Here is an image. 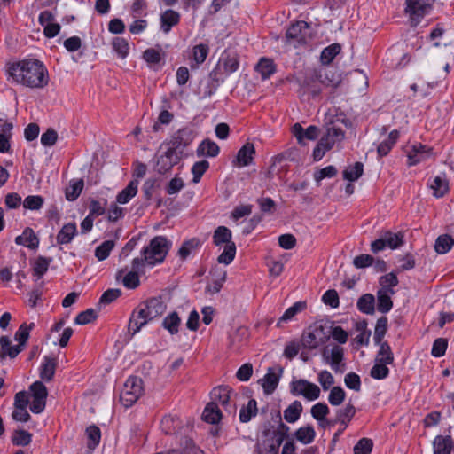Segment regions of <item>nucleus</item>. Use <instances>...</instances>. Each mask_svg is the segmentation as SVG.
<instances>
[{"label": "nucleus", "instance_id": "nucleus-1", "mask_svg": "<svg viewBox=\"0 0 454 454\" xmlns=\"http://www.w3.org/2000/svg\"><path fill=\"white\" fill-rule=\"evenodd\" d=\"M6 71L9 81L31 89H43L50 80L46 67L35 59L10 63Z\"/></svg>", "mask_w": 454, "mask_h": 454}, {"label": "nucleus", "instance_id": "nucleus-2", "mask_svg": "<svg viewBox=\"0 0 454 454\" xmlns=\"http://www.w3.org/2000/svg\"><path fill=\"white\" fill-rule=\"evenodd\" d=\"M171 242L164 236H156L143 248L141 257L132 260V270H145V267L161 263L170 249Z\"/></svg>", "mask_w": 454, "mask_h": 454}, {"label": "nucleus", "instance_id": "nucleus-3", "mask_svg": "<svg viewBox=\"0 0 454 454\" xmlns=\"http://www.w3.org/2000/svg\"><path fill=\"white\" fill-rule=\"evenodd\" d=\"M239 67V56L235 51H224L215 67L210 72L209 76L212 84L208 91L205 92V96H212L217 90L220 83L224 82V76H228L236 72Z\"/></svg>", "mask_w": 454, "mask_h": 454}, {"label": "nucleus", "instance_id": "nucleus-4", "mask_svg": "<svg viewBox=\"0 0 454 454\" xmlns=\"http://www.w3.org/2000/svg\"><path fill=\"white\" fill-rule=\"evenodd\" d=\"M330 339L327 328L321 323L311 325L301 335V347L306 350H313L325 344Z\"/></svg>", "mask_w": 454, "mask_h": 454}, {"label": "nucleus", "instance_id": "nucleus-5", "mask_svg": "<svg viewBox=\"0 0 454 454\" xmlns=\"http://www.w3.org/2000/svg\"><path fill=\"white\" fill-rule=\"evenodd\" d=\"M143 391L142 380L137 376H131L124 383L120 400L125 407H130L142 395Z\"/></svg>", "mask_w": 454, "mask_h": 454}, {"label": "nucleus", "instance_id": "nucleus-6", "mask_svg": "<svg viewBox=\"0 0 454 454\" xmlns=\"http://www.w3.org/2000/svg\"><path fill=\"white\" fill-rule=\"evenodd\" d=\"M194 137L195 132L191 128L184 127L176 131L171 136L170 140L163 143L160 149H162L163 146H168L182 156L184 150L192 144Z\"/></svg>", "mask_w": 454, "mask_h": 454}, {"label": "nucleus", "instance_id": "nucleus-7", "mask_svg": "<svg viewBox=\"0 0 454 454\" xmlns=\"http://www.w3.org/2000/svg\"><path fill=\"white\" fill-rule=\"evenodd\" d=\"M290 392L293 395H302L309 401H313L320 396V388L317 385L307 380H298L290 384Z\"/></svg>", "mask_w": 454, "mask_h": 454}, {"label": "nucleus", "instance_id": "nucleus-8", "mask_svg": "<svg viewBox=\"0 0 454 454\" xmlns=\"http://www.w3.org/2000/svg\"><path fill=\"white\" fill-rule=\"evenodd\" d=\"M430 10L429 0H406L405 12L409 15L412 26H417Z\"/></svg>", "mask_w": 454, "mask_h": 454}, {"label": "nucleus", "instance_id": "nucleus-9", "mask_svg": "<svg viewBox=\"0 0 454 454\" xmlns=\"http://www.w3.org/2000/svg\"><path fill=\"white\" fill-rule=\"evenodd\" d=\"M151 321H153V318L149 317L143 302H140L137 307L133 309L130 315L128 326L129 333L135 335Z\"/></svg>", "mask_w": 454, "mask_h": 454}, {"label": "nucleus", "instance_id": "nucleus-10", "mask_svg": "<svg viewBox=\"0 0 454 454\" xmlns=\"http://www.w3.org/2000/svg\"><path fill=\"white\" fill-rule=\"evenodd\" d=\"M309 28L308 22L298 20L288 27L286 38L288 42L296 43L298 45L306 44Z\"/></svg>", "mask_w": 454, "mask_h": 454}, {"label": "nucleus", "instance_id": "nucleus-11", "mask_svg": "<svg viewBox=\"0 0 454 454\" xmlns=\"http://www.w3.org/2000/svg\"><path fill=\"white\" fill-rule=\"evenodd\" d=\"M409 166H415L425 161L434 155V148L421 143L412 145L407 151Z\"/></svg>", "mask_w": 454, "mask_h": 454}, {"label": "nucleus", "instance_id": "nucleus-12", "mask_svg": "<svg viewBox=\"0 0 454 454\" xmlns=\"http://www.w3.org/2000/svg\"><path fill=\"white\" fill-rule=\"evenodd\" d=\"M30 390L33 397L30 411L35 414L41 413L45 408L48 395L47 388L43 382L35 381L30 386Z\"/></svg>", "mask_w": 454, "mask_h": 454}, {"label": "nucleus", "instance_id": "nucleus-13", "mask_svg": "<svg viewBox=\"0 0 454 454\" xmlns=\"http://www.w3.org/2000/svg\"><path fill=\"white\" fill-rule=\"evenodd\" d=\"M182 156L168 146L165 152L157 157L155 170L160 174H166L176 165Z\"/></svg>", "mask_w": 454, "mask_h": 454}, {"label": "nucleus", "instance_id": "nucleus-14", "mask_svg": "<svg viewBox=\"0 0 454 454\" xmlns=\"http://www.w3.org/2000/svg\"><path fill=\"white\" fill-rule=\"evenodd\" d=\"M312 82H318L326 87L337 88L341 80L335 70L331 67H321L314 71Z\"/></svg>", "mask_w": 454, "mask_h": 454}, {"label": "nucleus", "instance_id": "nucleus-15", "mask_svg": "<svg viewBox=\"0 0 454 454\" xmlns=\"http://www.w3.org/2000/svg\"><path fill=\"white\" fill-rule=\"evenodd\" d=\"M321 355L324 361L326 364H330V366L335 372H343V370L340 368L341 366H344V364H341L344 359V350L342 347L339 345H334L332 348L330 354L327 348H324L321 350Z\"/></svg>", "mask_w": 454, "mask_h": 454}, {"label": "nucleus", "instance_id": "nucleus-16", "mask_svg": "<svg viewBox=\"0 0 454 454\" xmlns=\"http://www.w3.org/2000/svg\"><path fill=\"white\" fill-rule=\"evenodd\" d=\"M232 390L228 386H219L211 391V402L217 403V405H222L223 409L228 412H232L234 406L230 403L231 394Z\"/></svg>", "mask_w": 454, "mask_h": 454}, {"label": "nucleus", "instance_id": "nucleus-17", "mask_svg": "<svg viewBox=\"0 0 454 454\" xmlns=\"http://www.w3.org/2000/svg\"><path fill=\"white\" fill-rule=\"evenodd\" d=\"M144 307H145L146 311L149 314L151 318L155 319L157 317H161L166 309L167 305L163 301L161 296L151 297L143 301Z\"/></svg>", "mask_w": 454, "mask_h": 454}, {"label": "nucleus", "instance_id": "nucleus-18", "mask_svg": "<svg viewBox=\"0 0 454 454\" xmlns=\"http://www.w3.org/2000/svg\"><path fill=\"white\" fill-rule=\"evenodd\" d=\"M344 138V131L341 128L331 127L320 138V145H325L329 151L336 143L342 141Z\"/></svg>", "mask_w": 454, "mask_h": 454}, {"label": "nucleus", "instance_id": "nucleus-19", "mask_svg": "<svg viewBox=\"0 0 454 454\" xmlns=\"http://www.w3.org/2000/svg\"><path fill=\"white\" fill-rule=\"evenodd\" d=\"M292 133L296 137L298 143L302 144L304 138L316 140L319 135V129L317 126L311 125L304 129L302 126L297 122L292 127Z\"/></svg>", "mask_w": 454, "mask_h": 454}, {"label": "nucleus", "instance_id": "nucleus-20", "mask_svg": "<svg viewBox=\"0 0 454 454\" xmlns=\"http://www.w3.org/2000/svg\"><path fill=\"white\" fill-rule=\"evenodd\" d=\"M179 12L168 9L160 14V29L164 34H168L173 27L180 22Z\"/></svg>", "mask_w": 454, "mask_h": 454}, {"label": "nucleus", "instance_id": "nucleus-21", "mask_svg": "<svg viewBox=\"0 0 454 454\" xmlns=\"http://www.w3.org/2000/svg\"><path fill=\"white\" fill-rule=\"evenodd\" d=\"M255 149L252 143H246L238 152L236 162L239 167H246L253 162Z\"/></svg>", "mask_w": 454, "mask_h": 454}, {"label": "nucleus", "instance_id": "nucleus-22", "mask_svg": "<svg viewBox=\"0 0 454 454\" xmlns=\"http://www.w3.org/2000/svg\"><path fill=\"white\" fill-rule=\"evenodd\" d=\"M23 349L19 348L18 345L12 346V341L8 336H2L0 338V361L3 362L7 356L15 358Z\"/></svg>", "mask_w": 454, "mask_h": 454}, {"label": "nucleus", "instance_id": "nucleus-23", "mask_svg": "<svg viewBox=\"0 0 454 454\" xmlns=\"http://www.w3.org/2000/svg\"><path fill=\"white\" fill-rule=\"evenodd\" d=\"M17 245L25 246L30 249H36L39 246V239L30 227L25 228L21 235L15 238Z\"/></svg>", "mask_w": 454, "mask_h": 454}, {"label": "nucleus", "instance_id": "nucleus-24", "mask_svg": "<svg viewBox=\"0 0 454 454\" xmlns=\"http://www.w3.org/2000/svg\"><path fill=\"white\" fill-rule=\"evenodd\" d=\"M282 372L283 369L281 367H278V374H277L272 368H269L268 372L262 380V386L266 394H271L275 391L278 385Z\"/></svg>", "mask_w": 454, "mask_h": 454}, {"label": "nucleus", "instance_id": "nucleus-25", "mask_svg": "<svg viewBox=\"0 0 454 454\" xmlns=\"http://www.w3.org/2000/svg\"><path fill=\"white\" fill-rule=\"evenodd\" d=\"M76 235L77 227L75 223H66L57 234V243L59 245L69 244Z\"/></svg>", "mask_w": 454, "mask_h": 454}, {"label": "nucleus", "instance_id": "nucleus-26", "mask_svg": "<svg viewBox=\"0 0 454 454\" xmlns=\"http://www.w3.org/2000/svg\"><path fill=\"white\" fill-rule=\"evenodd\" d=\"M454 449V442L451 436L438 435L434 441V454H450Z\"/></svg>", "mask_w": 454, "mask_h": 454}, {"label": "nucleus", "instance_id": "nucleus-27", "mask_svg": "<svg viewBox=\"0 0 454 454\" xmlns=\"http://www.w3.org/2000/svg\"><path fill=\"white\" fill-rule=\"evenodd\" d=\"M222 419V412L217 403H208L202 413V419L210 424H217Z\"/></svg>", "mask_w": 454, "mask_h": 454}, {"label": "nucleus", "instance_id": "nucleus-28", "mask_svg": "<svg viewBox=\"0 0 454 454\" xmlns=\"http://www.w3.org/2000/svg\"><path fill=\"white\" fill-rule=\"evenodd\" d=\"M56 367V359L45 356L40 367V378L44 381H51L55 375Z\"/></svg>", "mask_w": 454, "mask_h": 454}, {"label": "nucleus", "instance_id": "nucleus-29", "mask_svg": "<svg viewBox=\"0 0 454 454\" xmlns=\"http://www.w3.org/2000/svg\"><path fill=\"white\" fill-rule=\"evenodd\" d=\"M138 184V180L132 179L129 183V184L121 192L118 193L116 197V201L120 204L128 203L137 193Z\"/></svg>", "mask_w": 454, "mask_h": 454}, {"label": "nucleus", "instance_id": "nucleus-30", "mask_svg": "<svg viewBox=\"0 0 454 454\" xmlns=\"http://www.w3.org/2000/svg\"><path fill=\"white\" fill-rule=\"evenodd\" d=\"M262 80L269 79L276 72V65L273 60L268 58H262L254 67Z\"/></svg>", "mask_w": 454, "mask_h": 454}, {"label": "nucleus", "instance_id": "nucleus-31", "mask_svg": "<svg viewBox=\"0 0 454 454\" xmlns=\"http://www.w3.org/2000/svg\"><path fill=\"white\" fill-rule=\"evenodd\" d=\"M219 152L218 145L210 139L203 140L197 148L198 156L215 157Z\"/></svg>", "mask_w": 454, "mask_h": 454}, {"label": "nucleus", "instance_id": "nucleus-32", "mask_svg": "<svg viewBox=\"0 0 454 454\" xmlns=\"http://www.w3.org/2000/svg\"><path fill=\"white\" fill-rule=\"evenodd\" d=\"M390 292L386 290H378L377 292V309L381 313H387L393 308V301Z\"/></svg>", "mask_w": 454, "mask_h": 454}, {"label": "nucleus", "instance_id": "nucleus-33", "mask_svg": "<svg viewBox=\"0 0 454 454\" xmlns=\"http://www.w3.org/2000/svg\"><path fill=\"white\" fill-rule=\"evenodd\" d=\"M294 438L303 444L311 443L316 438V431L312 425L301 427L294 432Z\"/></svg>", "mask_w": 454, "mask_h": 454}, {"label": "nucleus", "instance_id": "nucleus-34", "mask_svg": "<svg viewBox=\"0 0 454 454\" xmlns=\"http://www.w3.org/2000/svg\"><path fill=\"white\" fill-rule=\"evenodd\" d=\"M356 306L362 313L372 315L375 311V297L372 294H363L358 299Z\"/></svg>", "mask_w": 454, "mask_h": 454}, {"label": "nucleus", "instance_id": "nucleus-35", "mask_svg": "<svg viewBox=\"0 0 454 454\" xmlns=\"http://www.w3.org/2000/svg\"><path fill=\"white\" fill-rule=\"evenodd\" d=\"M430 188L434 190V195L437 198L444 196L449 191V182L445 174L436 176L430 184Z\"/></svg>", "mask_w": 454, "mask_h": 454}, {"label": "nucleus", "instance_id": "nucleus-36", "mask_svg": "<svg viewBox=\"0 0 454 454\" xmlns=\"http://www.w3.org/2000/svg\"><path fill=\"white\" fill-rule=\"evenodd\" d=\"M303 407L300 401H294L285 411L284 419L288 423L296 422L302 412Z\"/></svg>", "mask_w": 454, "mask_h": 454}, {"label": "nucleus", "instance_id": "nucleus-37", "mask_svg": "<svg viewBox=\"0 0 454 454\" xmlns=\"http://www.w3.org/2000/svg\"><path fill=\"white\" fill-rule=\"evenodd\" d=\"M34 327V323H30L29 325L23 323L20 325L19 329L15 333L14 340L18 341V346L21 349L25 348L27 341L30 335V332Z\"/></svg>", "mask_w": 454, "mask_h": 454}, {"label": "nucleus", "instance_id": "nucleus-38", "mask_svg": "<svg viewBox=\"0 0 454 454\" xmlns=\"http://www.w3.org/2000/svg\"><path fill=\"white\" fill-rule=\"evenodd\" d=\"M454 246V239L449 234L440 235L434 243V250L439 254H447Z\"/></svg>", "mask_w": 454, "mask_h": 454}, {"label": "nucleus", "instance_id": "nucleus-39", "mask_svg": "<svg viewBox=\"0 0 454 454\" xmlns=\"http://www.w3.org/2000/svg\"><path fill=\"white\" fill-rule=\"evenodd\" d=\"M180 324L181 318L177 312L173 311L163 319L162 327L173 335L178 333Z\"/></svg>", "mask_w": 454, "mask_h": 454}, {"label": "nucleus", "instance_id": "nucleus-40", "mask_svg": "<svg viewBox=\"0 0 454 454\" xmlns=\"http://www.w3.org/2000/svg\"><path fill=\"white\" fill-rule=\"evenodd\" d=\"M213 242L215 246L222 244L233 243L231 241V231L225 226H219L215 229L213 235Z\"/></svg>", "mask_w": 454, "mask_h": 454}, {"label": "nucleus", "instance_id": "nucleus-41", "mask_svg": "<svg viewBox=\"0 0 454 454\" xmlns=\"http://www.w3.org/2000/svg\"><path fill=\"white\" fill-rule=\"evenodd\" d=\"M356 414V408L353 404L348 403L345 408L337 411L336 421L340 422L346 428Z\"/></svg>", "mask_w": 454, "mask_h": 454}, {"label": "nucleus", "instance_id": "nucleus-42", "mask_svg": "<svg viewBox=\"0 0 454 454\" xmlns=\"http://www.w3.org/2000/svg\"><path fill=\"white\" fill-rule=\"evenodd\" d=\"M379 345L380 350L378 351L376 361L385 364H393L394 355L389 344L387 341H381Z\"/></svg>", "mask_w": 454, "mask_h": 454}, {"label": "nucleus", "instance_id": "nucleus-43", "mask_svg": "<svg viewBox=\"0 0 454 454\" xmlns=\"http://www.w3.org/2000/svg\"><path fill=\"white\" fill-rule=\"evenodd\" d=\"M387 325L388 320L387 317H381L377 320L373 335L375 344H380L383 341V338L387 331Z\"/></svg>", "mask_w": 454, "mask_h": 454}, {"label": "nucleus", "instance_id": "nucleus-44", "mask_svg": "<svg viewBox=\"0 0 454 454\" xmlns=\"http://www.w3.org/2000/svg\"><path fill=\"white\" fill-rule=\"evenodd\" d=\"M51 262V257L38 256L33 267L34 275L37 277V278H43L47 272Z\"/></svg>", "mask_w": 454, "mask_h": 454}, {"label": "nucleus", "instance_id": "nucleus-45", "mask_svg": "<svg viewBox=\"0 0 454 454\" xmlns=\"http://www.w3.org/2000/svg\"><path fill=\"white\" fill-rule=\"evenodd\" d=\"M83 185L84 183L82 179L71 181L69 186L66 189V199L69 201L75 200L80 196Z\"/></svg>", "mask_w": 454, "mask_h": 454}, {"label": "nucleus", "instance_id": "nucleus-46", "mask_svg": "<svg viewBox=\"0 0 454 454\" xmlns=\"http://www.w3.org/2000/svg\"><path fill=\"white\" fill-rule=\"evenodd\" d=\"M257 414V403L254 399L248 401L246 407L241 408L239 411V419L243 423H247Z\"/></svg>", "mask_w": 454, "mask_h": 454}, {"label": "nucleus", "instance_id": "nucleus-47", "mask_svg": "<svg viewBox=\"0 0 454 454\" xmlns=\"http://www.w3.org/2000/svg\"><path fill=\"white\" fill-rule=\"evenodd\" d=\"M164 53L160 48H149L143 53V59L150 66L160 64L162 60Z\"/></svg>", "mask_w": 454, "mask_h": 454}, {"label": "nucleus", "instance_id": "nucleus-48", "mask_svg": "<svg viewBox=\"0 0 454 454\" xmlns=\"http://www.w3.org/2000/svg\"><path fill=\"white\" fill-rule=\"evenodd\" d=\"M364 172V165L361 162H356L354 165L349 166L343 171V178L354 182L356 181Z\"/></svg>", "mask_w": 454, "mask_h": 454}, {"label": "nucleus", "instance_id": "nucleus-49", "mask_svg": "<svg viewBox=\"0 0 454 454\" xmlns=\"http://www.w3.org/2000/svg\"><path fill=\"white\" fill-rule=\"evenodd\" d=\"M399 281L396 275L393 272L381 276L380 278V288L379 290H386L390 294H395L393 287L398 285Z\"/></svg>", "mask_w": 454, "mask_h": 454}, {"label": "nucleus", "instance_id": "nucleus-50", "mask_svg": "<svg viewBox=\"0 0 454 454\" xmlns=\"http://www.w3.org/2000/svg\"><path fill=\"white\" fill-rule=\"evenodd\" d=\"M179 426V419L172 416H165L160 422L161 429L166 434H176Z\"/></svg>", "mask_w": 454, "mask_h": 454}, {"label": "nucleus", "instance_id": "nucleus-51", "mask_svg": "<svg viewBox=\"0 0 454 454\" xmlns=\"http://www.w3.org/2000/svg\"><path fill=\"white\" fill-rule=\"evenodd\" d=\"M329 408L325 403H317L311 408L312 417L319 422V425L324 427V420L329 413Z\"/></svg>", "mask_w": 454, "mask_h": 454}, {"label": "nucleus", "instance_id": "nucleus-52", "mask_svg": "<svg viewBox=\"0 0 454 454\" xmlns=\"http://www.w3.org/2000/svg\"><path fill=\"white\" fill-rule=\"evenodd\" d=\"M340 45L333 43L323 50L321 52V61L323 64H330L333 59L340 53Z\"/></svg>", "mask_w": 454, "mask_h": 454}, {"label": "nucleus", "instance_id": "nucleus-53", "mask_svg": "<svg viewBox=\"0 0 454 454\" xmlns=\"http://www.w3.org/2000/svg\"><path fill=\"white\" fill-rule=\"evenodd\" d=\"M32 441V434L23 429L16 430L12 437V442L16 446H27Z\"/></svg>", "mask_w": 454, "mask_h": 454}, {"label": "nucleus", "instance_id": "nucleus-54", "mask_svg": "<svg viewBox=\"0 0 454 454\" xmlns=\"http://www.w3.org/2000/svg\"><path fill=\"white\" fill-rule=\"evenodd\" d=\"M236 254V245L235 243H229L225 245L223 253L218 256L217 261L219 263L230 264Z\"/></svg>", "mask_w": 454, "mask_h": 454}, {"label": "nucleus", "instance_id": "nucleus-55", "mask_svg": "<svg viewBox=\"0 0 454 454\" xmlns=\"http://www.w3.org/2000/svg\"><path fill=\"white\" fill-rule=\"evenodd\" d=\"M387 247L395 249L403 243V235L402 233H393L386 231L383 235Z\"/></svg>", "mask_w": 454, "mask_h": 454}, {"label": "nucleus", "instance_id": "nucleus-56", "mask_svg": "<svg viewBox=\"0 0 454 454\" xmlns=\"http://www.w3.org/2000/svg\"><path fill=\"white\" fill-rule=\"evenodd\" d=\"M114 247V241L106 240L96 247L95 256L98 258V261L106 260L109 256L110 252L113 250Z\"/></svg>", "mask_w": 454, "mask_h": 454}, {"label": "nucleus", "instance_id": "nucleus-57", "mask_svg": "<svg viewBox=\"0 0 454 454\" xmlns=\"http://www.w3.org/2000/svg\"><path fill=\"white\" fill-rule=\"evenodd\" d=\"M208 168L209 162L206 160L195 162L192 168V173L193 176L192 182L195 184L199 183Z\"/></svg>", "mask_w": 454, "mask_h": 454}, {"label": "nucleus", "instance_id": "nucleus-58", "mask_svg": "<svg viewBox=\"0 0 454 454\" xmlns=\"http://www.w3.org/2000/svg\"><path fill=\"white\" fill-rule=\"evenodd\" d=\"M113 48L120 58L124 59L128 56L129 47L126 39L121 37H115L113 40Z\"/></svg>", "mask_w": 454, "mask_h": 454}, {"label": "nucleus", "instance_id": "nucleus-59", "mask_svg": "<svg viewBox=\"0 0 454 454\" xmlns=\"http://www.w3.org/2000/svg\"><path fill=\"white\" fill-rule=\"evenodd\" d=\"M86 435L89 439L88 446L95 448L98 445L101 439V432L98 427L91 425L86 428Z\"/></svg>", "mask_w": 454, "mask_h": 454}, {"label": "nucleus", "instance_id": "nucleus-60", "mask_svg": "<svg viewBox=\"0 0 454 454\" xmlns=\"http://www.w3.org/2000/svg\"><path fill=\"white\" fill-rule=\"evenodd\" d=\"M346 397V393L340 387H332L328 401L333 406L340 405Z\"/></svg>", "mask_w": 454, "mask_h": 454}, {"label": "nucleus", "instance_id": "nucleus-61", "mask_svg": "<svg viewBox=\"0 0 454 454\" xmlns=\"http://www.w3.org/2000/svg\"><path fill=\"white\" fill-rule=\"evenodd\" d=\"M387 364L377 362L372 366L370 372L372 378L376 380H383L389 374V369L387 367Z\"/></svg>", "mask_w": 454, "mask_h": 454}, {"label": "nucleus", "instance_id": "nucleus-62", "mask_svg": "<svg viewBox=\"0 0 454 454\" xmlns=\"http://www.w3.org/2000/svg\"><path fill=\"white\" fill-rule=\"evenodd\" d=\"M97 317L98 314L93 309H87L76 316L74 323L77 325H86L93 322Z\"/></svg>", "mask_w": 454, "mask_h": 454}, {"label": "nucleus", "instance_id": "nucleus-63", "mask_svg": "<svg viewBox=\"0 0 454 454\" xmlns=\"http://www.w3.org/2000/svg\"><path fill=\"white\" fill-rule=\"evenodd\" d=\"M373 442L369 438L360 439L354 446V454H370L372 450Z\"/></svg>", "mask_w": 454, "mask_h": 454}, {"label": "nucleus", "instance_id": "nucleus-64", "mask_svg": "<svg viewBox=\"0 0 454 454\" xmlns=\"http://www.w3.org/2000/svg\"><path fill=\"white\" fill-rule=\"evenodd\" d=\"M43 199L39 195H29L25 198L23 207L29 210H38L43 205Z\"/></svg>", "mask_w": 454, "mask_h": 454}]
</instances>
